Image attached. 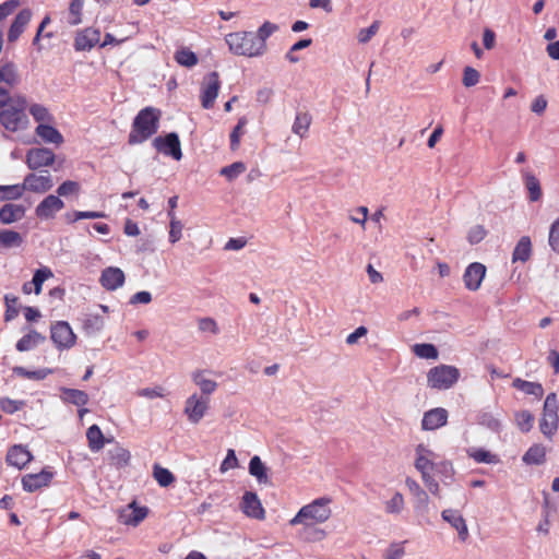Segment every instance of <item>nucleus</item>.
Instances as JSON below:
<instances>
[{
	"mask_svg": "<svg viewBox=\"0 0 559 559\" xmlns=\"http://www.w3.org/2000/svg\"><path fill=\"white\" fill-rule=\"evenodd\" d=\"M45 341V336L35 330L29 331L26 335H24L17 343L16 349L20 352L28 350L35 347L37 344Z\"/></svg>",
	"mask_w": 559,
	"mask_h": 559,
	"instance_id": "obj_38",
	"label": "nucleus"
},
{
	"mask_svg": "<svg viewBox=\"0 0 559 559\" xmlns=\"http://www.w3.org/2000/svg\"><path fill=\"white\" fill-rule=\"evenodd\" d=\"M438 455L424 444H418L415 448V468L420 473L423 483L428 490L437 498H441V489L439 483L432 475V472H437L443 483L448 484V480H452L454 477V468L452 463L449 461H437Z\"/></svg>",
	"mask_w": 559,
	"mask_h": 559,
	"instance_id": "obj_1",
	"label": "nucleus"
},
{
	"mask_svg": "<svg viewBox=\"0 0 559 559\" xmlns=\"http://www.w3.org/2000/svg\"><path fill=\"white\" fill-rule=\"evenodd\" d=\"M460 379V370L450 365H439L427 373V384L431 389L448 390Z\"/></svg>",
	"mask_w": 559,
	"mask_h": 559,
	"instance_id": "obj_6",
	"label": "nucleus"
},
{
	"mask_svg": "<svg viewBox=\"0 0 559 559\" xmlns=\"http://www.w3.org/2000/svg\"><path fill=\"white\" fill-rule=\"evenodd\" d=\"M441 518L457 532L460 540H467L469 536L467 524L459 511L453 509H445L442 511Z\"/></svg>",
	"mask_w": 559,
	"mask_h": 559,
	"instance_id": "obj_17",
	"label": "nucleus"
},
{
	"mask_svg": "<svg viewBox=\"0 0 559 559\" xmlns=\"http://www.w3.org/2000/svg\"><path fill=\"white\" fill-rule=\"evenodd\" d=\"M249 473L257 478L260 484H269L267 467L258 455H254L249 462Z\"/></svg>",
	"mask_w": 559,
	"mask_h": 559,
	"instance_id": "obj_32",
	"label": "nucleus"
},
{
	"mask_svg": "<svg viewBox=\"0 0 559 559\" xmlns=\"http://www.w3.org/2000/svg\"><path fill=\"white\" fill-rule=\"evenodd\" d=\"M468 455L477 463H497V456L485 449H473L468 451Z\"/></svg>",
	"mask_w": 559,
	"mask_h": 559,
	"instance_id": "obj_54",
	"label": "nucleus"
},
{
	"mask_svg": "<svg viewBox=\"0 0 559 559\" xmlns=\"http://www.w3.org/2000/svg\"><path fill=\"white\" fill-rule=\"evenodd\" d=\"M174 59L178 64L185 68H192L199 61L198 56L187 47L177 49Z\"/></svg>",
	"mask_w": 559,
	"mask_h": 559,
	"instance_id": "obj_37",
	"label": "nucleus"
},
{
	"mask_svg": "<svg viewBox=\"0 0 559 559\" xmlns=\"http://www.w3.org/2000/svg\"><path fill=\"white\" fill-rule=\"evenodd\" d=\"M193 383L200 389L199 395L210 396L217 390V382L205 377L204 370H195L191 373Z\"/></svg>",
	"mask_w": 559,
	"mask_h": 559,
	"instance_id": "obj_24",
	"label": "nucleus"
},
{
	"mask_svg": "<svg viewBox=\"0 0 559 559\" xmlns=\"http://www.w3.org/2000/svg\"><path fill=\"white\" fill-rule=\"evenodd\" d=\"M246 170V165L242 162H235L231 165L223 167L221 169V175L226 177L229 181L237 178Z\"/></svg>",
	"mask_w": 559,
	"mask_h": 559,
	"instance_id": "obj_55",
	"label": "nucleus"
},
{
	"mask_svg": "<svg viewBox=\"0 0 559 559\" xmlns=\"http://www.w3.org/2000/svg\"><path fill=\"white\" fill-rule=\"evenodd\" d=\"M559 404L555 393H550L546 396L543 407V415L559 416L558 415Z\"/></svg>",
	"mask_w": 559,
	"mask_h": 559,
	"instance_id": "obj_61",
	"label": "nucleus"
},
{
	"mask_svg": "<svg viewBox=\"0 0 559 559\" xmlns=\"http://www.w3.org/2000/svg\"><path fill=\"white\" fill-rule=\"evenodd\" d=\"M81 187L80 183L72 180H67L62 182L58 189V197H68V195H78L80 193Z\"/></svg>",
	"mask_w": 559,
	"mask_h": 559,
	"instance_id": "obj_57",
	"label": "nucleus"
},
{
	"mask_svg": "<svg viewBox=\"0 0 559 559\" xmlns=\"http://www.w3.org/2000/svg\"><path fill=\"white\" fill-rule=\"evenodd\" d=\"M478 423L492 431H499L501 429L500 420L490 413L480 414Z\"/></svg>",
	"mask_w": 559,
	"mask_h": 559,
	"instance_id": "obj_60",
	"label": "nucleus"
},
{
	"mask_svg": "<svg viewBox=\"0 0 559 559\" xmlns=\"http://www.w3.org/2000/svg\"><path fill=\"white\" fill-rule=\"evenodd\" d=\"M405 485L413 496L415 510L420 514H426L430 502L428 493L414 478L406 477Z\"/></svg>",
	"mask_w": 559,
	"mask_h": 559,
	"instance_id": "obj_13",
	"label": "nucleus"
},
{
	"mask_svg": "<svg viewBox=\"0 0 559 559\" xmlns=\"http://www.w3.org/2000/svg\"><path fill=\"white\" fill-rule=\"evenodd\" d=\"M549 245L554 251L559 253V217L550 226Z\"/></svg>",
	"mask_w": 559,
	"mask_h": 559,
	"instance_id": "obj_64",
	"label": "nucleus"
},
{
	"mask_svg": "<svg viewBox=\"0 0 559 559\" xmlns=\"http://www.w3.org/2000/svg\"><path fill=\"white\" fill-rule=\"evenodd\" d=\"M32 17V11L29 9L22 10L14 19L8 33V40L13 43L23 33L25 26L28 24Z\"/></svg>",
	"mask_w": 559,
	"mask_h": 559,
	"instance_id": "obj_26",
	"label": "nucleus"
},
{
	"mask_svg": "<svg viewBox=\"0 0 559 559\" xmlns=\"http://www.w3.org/2000/svg\"><path fill=\"white\" fill-rule=\"evenodd\" d=\"M448 423V411L442 407L432 408L426 412L423 416L421 428L423 430H436Z\"/></svg>",
	"mask_w": 559,
	"mask_h": 559,
	"instance_id": "obj_16",
	"label": "nucleus"
},
{
	"mask_svg": "<svg viewBox=\"0 0 559 559\" xmlns=\"http://www.w3.org/2000/svg\"><path fill=\"white\" fill-rule=\"evenodd\" d=\"M107 455L110 461V464L114 465L116 468H123L128 466L131 460V454L129 450L119 444L108 450Z\"/></svg>",
	"mask_w": 559,
	"mask_h": 559,
	"instance_id": "obj_30",
	"label": "nucleus"
},
{
	"mask_svg": "<svg viewBox=\"0 0 559 559\" xmlns=\"http://www.w3.org/2000/svg\"><path fill=\"white\" fill-rule=\"evenodd\" d=\"M22 242L23 238L17 231L11 229L0 230V245L4 248L19 247Z\"/></svg>",
	"mask_w": 559,
	"mask_h": 559,
	"instance_id": "obj_43",
	"label": "nucleus"
},
{
	"mask_svg": "<svg viewBox=\"0 0 559 559\" xmlns=\"http://www.w3.org/2000/svg\"><path fill=\"white\" fill-rule=\"evenodd\" d=\"M480 74L479 72L472 68V67H465L463 70V79L462 83L465 87H472L479 83Z\"/></svg>",
	"mask_w": 559,
	"mask_h": 559,
	"instance_id": "obj_58",
	"label": "nucleus"
},
{
	"mask_svg": "<svg viewBox=\"0 0 559 559\" xmlns=\"http://www.w3.org/2000/svg\"><path fill=\"white\" fill-rule=\"evenodd\" d=\"M88 447L93 452H98L104 448L105 438L97 425L91 426L86 431Z\"/></svg>",
	"mask_w": 559,
	"mask_h": 559,
	"instance_id": "obj_35",
	"label": "nucleus"
},
{
	"mask_svg": "<svg viewBox=\"0 0 559 559\" xmlns=\"http://www.w3.org/2000/svg\"><path fill=\"white\" fill-rule=\"evenodd\" d=\"M50 337L59 349L71 348L76 341L75 334L66 321H58L51 326Z\"/></svg>",
	"mask_w": 559,
	"mask_h": 559,
	"instance_id": "obj_9",
	"label": "nucleus"
},
{
	"mask_svg": "<svg viewBox=\"0 0 559 559\" xmlns=\"http://www.w3.org/2000/svg\"><path fill=\"white\" fill-rule=\"evenodd\" d=\"M28 110L33 118L39 123H50L52 121V116L49 110L40 104L31 105Z\"/></svg>",
	"mask_w": 559,
	"mask_h": 559,
	"instance_id": "obj_49",
	"label": "nucleus"
},
{
	"mask_svg": "<svg viewBox=\"0 0 559 559\" xmlns=\"http://www.w3.org/2000/svg\"><path fill=\"white\" fill-rule=\"evenodd\" d=\"M12 371L14 374H16L19 377L33 379V380H43L49 373H51V370H49V369H39V370H35V371H28L25 368L19 367V366L14 367L12 369Z\"/></svg>",
	"mask_w": 559,
	"mask_h": 559,
	"instance_id": "obj_52",
	"label": "nucleus"
},
{
	"mask_svg": "<svg viewBox=\"0 0 559 559\" xmlns=\"http://www.w3.org/2000/svg\"><path fill=\"white\" fill-rule=\"evenodd\" d=\"M84 0H72L69 7V24L78 25L82 22Z\"/></svg>",
	"mask_w": 559,
	"mask_h": 559,
	"instance_id": "obj_53",
	"label": "nucleus"
},
{
	"mask_svg": "<svg viewBox=\"0 0 559 559\" xmlns=\"http://www.w3.org/2000/svg\"><path fill=\"white\" fill-rule=\"evenodd\" d=\"M147 514L148 509L146 507H139L135 501H132L119 512V521L124 525L136 526Z\"/></svg>",
	"mask_w": 559,
	"mask_h": 559,
	"instance_id": "obj_14",
	"label": "nucleus"
},
{
	"mask_svg": "<svg viewBox=\"0 0 559 559\" xmlns=\"http://www.w3.org/2000/svg\"><path fill=\"white\" fill-rule=\"evenodd\" d=\"M405 507V500L400 491H395L390 500L385 502V511L389 514H400Z\"/></svg>",
	"mask_w": 559,
	"mask_h": 559,
	"instance_id": "obj_47",
	"label": "nucleus"
},
{
	"mask_svg": "<svg viewBox=\"0 0 559 559\" xmlns=\"http://www.w3.org/2000/svg\"><path fill=\"white\" fill-rule=\"evenodd\" d=\"M512 386L524 392L525 394L534 395L537 399H540L544 394V389L540 383L530 382L521 378H515L512 382Z\"/></svg>",
	"mask_w": 559,
	"mask_h": 559,
	"instance_id": "obj_34",
	"label": "nucleus"
},
{
	"mask_svg": "<svg viewBox=\"0 0 559 559\" xmlns=\"http://www.w3.org/2000/svg\"><path fill=\"white\" fill-rule=\"evenodd\" d=\"M61 393H62L61 399L66 403L73 404V405H76L79 407H82V406L86 405L87 402H88L87 393H85L82 390L62 388L61 389Z\"/></svg>",
	"mask_w": 559,
	"mask_h": 559,
	"instance_id": "obj_31",
	"label": "nucleus"
},
{
	"mask_svg": "<svg viewBox=\"0 0 559 559\" xmlns=\"http://www.w3.org/2000/svg\"><path fill=\"white\" fill-rule=\"evenodd\" d=\"M210 409V399L207 396L193 393L185 401L183 414L191 424H199Z\"/></svg>",
	"mask_w": 559,
	"mask_h": 559,
	"instance_id": "obj_7",
	"label": "nucleus"
},
{
	"mask_svg": "<svg viewBox=\"0 0 559 559\" xmlns=\"http://www.w3.org/2000/svg\"><path fill=\"white\" fill-rule=\"evenodd\" d=\"M26 213L22 204L7 203L0 209V222L2 224H12L21 221Z\"/></svg>",
	"mask_w": 559,
	"mask_h": 559,
	"instance_id": "obj_23",
	"label": "nucleus"
},
{
	"mask_svg": "<svg viewBox=\"0 0 559 559\" xmlns=\"http://www.w3.org/2000/svg\"><path fill=\"white\" fill-rule=\"evenodd\" d=\"M278 29L276 24L271 22H264L258 29L255 35V39L261 41L263 53L266 50V39Z\"/></svg>",
	"mask_w": 559,
	"mask_h": 559,
	"instance_id": "obj_46",
	"label": "nucleus"
},
{
	"mask_svg": "<svg viewBox=\"0 0 559 559\" xmlns=\"http://www.w3.org/2000/svg\"><path fill=\"white\" fill-rule=\"evenodd\" d=\"M36 134L46 143L60 145L63 142L62 134L47 122L37 126Z\"/></svg>",
	"mask_w": 559,
	"mask_h": 559,
	"instance_id": "obj_29",
	"label": "nucleus"
},
{
	"mask_svg": "<svg viewBox=\"0 0 559 559\" xmlns=\"http://www.w3.org/2000/svg\"><path fill=\"white\" fill-rule=\"evenodd\" d=\"M27 108V100L22 95L12 96L11 103L0 110V123L10 132H16L20 129H25L28 123L25 110Z\"/></svg>",
	"mask_w": 559,
	"mask_h": 559,
	"instance_id": "obj_4",
	"label": "nucleus"
},
{
	"mask_svg": "<svg viewBox=\"0 0 559 559\" xmlns=\"http://www.w3.org/2000/svg\"><path fill=\"white\" fill-rule=\"evenodd\" d=\"M0 83L14 87L20 83V76L12 62H7L0 68Z\"/></svg>",
	"mask_w": 559,
	"mask_h": 559,
	"instance_id": "obj_36",
	"label": "nucleus"
},
{
	"mask_svg": "<svg viewBox=\"0 0 559 559\" xmlns=\"http://www.w3.org/2000/svg\"><path fill=\"white\" fill-rule=\"evenodd\" d=\"M380 27V22L374 21L369 27L361 28L357 34V39L359 44H367L378 32Z\"/></svg>",
	"mask_w": 559,
	"mask_h": 559,
	"instance_id": "obj_59",
	"label": "nucleus"
},
{
	"mask_svg": "<svg viewBox=\"0 0 559 559\" xmlns=\"http://www.w3.org/2000/svg\"><path fill=\"white\" fill-rule=\"evenodd\" d=\"M486 274V266L481 263L474 262L465 270L463 280L467 289L477 290Z\"/></svg>",
	"mask_w": 559,
	"mask_h": 559,
	"instance_id": "obj_19",
	"label": "nucleus"
},
{
	"mask_svg": "<svg viewBox=\"0 0 559 559\" xmlns=\"http://www.w3.org/2000/svg\"><path fill=\"white\" fill-rule=\"evenodd\" d=\"M199 330L203 333L217 335L219 332L216 321L212 318H202L198 321Z\"/></svg>",
	"mask_w": 559,
	"mask_h": 559,
	"instance_id": "obj_62",
	"label": "nucleus"
},
{
	"mask_svg": "<svg viewBox=\"0 0 559 559\" xmlns=\"http://www.w3.org/2000/svg\"><path fill=\"white\" fill-rule=\"evenodd\" d=\"M160 111L153 107L142 109L133 120L132 130L129 134L130 144L142 143L158 130Z\"/></svg>",
	"mask_w": 559,
	"mask_h": 559,
	"instance_id": "obj_2",
	"label": "nucleus"
},
{
	"mask_svg": "<svg viewBox=\"0 0 559 559\" xmlns=\"http://www.w3.org/2000/svg\"><path fill=\"white\" fill-rule=\"evenodd\" d=\"M104 326V319L99 314H86L83 320V329L87 333H95Z\"/></svg>",
	"mask_w": 559,
	"mask_h": 559,
	"instance_id": "obj_51",
	"label": "nucleus"
},
{
	"mask_svg": "<svg viewBox=\"0 0 559 559\" xmlns=\"http://www.w3.org/2000/svg\"><path fill=\"white\" fill-rule=\"evenodd\" d=\"M31 460V452L23 445H14L7 453L8 464L19 469L23 468Z\"/></svg>",
	"mask_w": 559,
	"mask_h": 559,
	"instance_id": "obj_25",
	"label": "nucleus"
},
{
	"mask_svg": "<svg viewBox=\"0 0 559 559\" xmlns=\"http://www.w3.org/2000/svg\"><path fill=\"white\" fill-rule=\"evenodd\" d=\"M311 124V116L308 112H298L292 127V131L305 138Z\"/></svg>",
	"mask_w": 559,
	"mask_h": 559,
	"instance_id": "obj_39",
	"label": "nucleus"
},
{
	"mask_svg": "<svg viewBox=\"0 0 559 559\" xmlns=\"http://www.w3.org/2000/svg\"><path fill=\"white\" fill-rule=\"evenodd\" d=\"M241 510L247 516L252 519L263 520L265 518V511L260 499L257 493L251 491H247L242 496Z\"/></svg>",
	"mask_w": 559,
	"mask_h": 559,
	"instance_id": "obj_18",
	"label": "nucleus"
},
{
	"mask_svg": "<svg viewBox=\"0 0 559 559\" xmlns=\"http://www.w3.org/2000/svg\"><path fill=\"white\" fill-rule=\"evenodd\" d=\"M534 415L526 409L518 411L514 413V420L518 428L522 432H530L534 425Z\"/></svg>",
	"mask_w": 559,
	"mask_h": 559,
	"instance_id": "obj_40",
	"label": "nucleus"
},
{
	"mask_svg": "<svg viewBox=\"0 0 559 559\" xmlns=\"http://www.w3.org/2000/svg\"><path fill=\"white\" fill-rule=\"evenodd\" d=\"M546 448L540 443H535L524 453L522 461L526 465H542L546 462Z\"/></svg>",
	"mask_w": 559,
	"mask_h": 559,
	"instance_id": "obj_28",
	"label": "nucleus"
},
{
	"mask_svg": "<svg viewBox=\"0 0 559 559\" xmlns=\"http://www.w3.org/2000/svg\"><path fill=\"white\" fill-rule=\"evenodd\" d=\"M522 178L525 185V188L528 191V199L532 202H537L543 197V191L540 187V182L538 178L528 169L521 170Z\"/></svg>",
	"mask_w": 559,
	"mask_h": 559,
	"instance_id": "obj_27",
	"label": "nucleus"
},
{
	"mask_svg": "<svg viewBox=\"0 0 559 559\" xmlns=\"http://www.w3.org/2000/svg\"><path fill=\"white\" fill-rule=\"evenodd\" d=\"M153 476L162 487H168L175 481L174 474L169 469L164 468L158 464H155L153 467Z\"/></svg>",
	"mask_w": 559,
	"mask_h": 559,
	"instance_id": "obj_44",
	"label": "nucleus"
},
{
	"mask_svg": "<svg viewBox=\"0 0 559 559\" xmlns=\"http://www.w3.org/2000/svg\"><path fill=\"white\" fill-rule=\"evenodd\" d=\"M168 216L170 218V222H169V241L171 243H176L177 241L180 240V238L182 236L183 225H182V223L179 219L176 218L175 213L168 212Z\"/></svg>",
	"mask_w": 559,
	"mask_h": 559,
	"instance_id": "obj_50",
	"label": "nucleus"
},
{
	"mask_svg": "<svg viewBox=\"0 0 559 559\" xmlns=\"http://www.w3.org/2000/svg\"><path fill=\"white\" fill-rule=\"evenodd\" d=\"M53 187L51 176L46 171L45 174L31 173L25 176L23 180L24 192L26 190L34 193H46Z\"/></svg>",
	"mask_w": 559,
	"mask_h": 559,
	"instance_id": "obj_11",
	"label": "nucleus"
},
{
	"mask_svg": "<svg viewBox=\"0 0 559 559\" xmlns=\"http://www.w3.org/2000/svg\"><path fill=\"white\" fill-rule=\"evenodd\" d=\"M246 124H247V118L246 117H241V118H239V120H238L236 127L234 128V130L231 131V133H230V148L233 151L238 148L239 143H240V138L243 134V128L246 127Z\"/></svg>",
	"mask_w": 559,
	"mask_h": 559,
	"instance_id": "obj_56",
	"label": "nucleus"
},
{
	"mask_svg": "<svg viewBox=\"0 0 559 559\" xmlns=\"http://www.w3.org/2000/svg\"><path fill=\"white\" fill-rule=\"evenodd\" d=\"M64 207V202L55 194L44 198L35 209V215L44 221L52 219Z\"/></svg>",
	"mask_w": 559,
	"mask_h": 559,
	"instance_id": "obj_12",
	"label": "nucleus"
},
{
	"mask_svg": "<svg viewBox=\"0 0 559 559\" xmlns=\"http://www.w3.org/2000/svg\"><path fill=\"white\" fill-rule=\"evenodd\" d=\"M153 145L158 152L171 156L176 160H180L182 157L180 141L175 132L168 133L166 136L155 138Z\"/></svg>",
	"mask_w": 559,
	"mask_h": 559,
	"instance_id": "obj_10",
	"label": "nucleus"
},
{
	"mask_svg": "<svg viewBox=\"0 0 559 559\" xmlns=\"http://www.w3.org/2000/svg\"><path fill=\"white\" fill-rule=\"evenodd\" d=\"M52 476L53 474L46 468L36 474H27L22 478L23 488L28 492H33L47 486L51 481Z\"/></svg>",
	"mask_w": 559,
	"mask_h": 559,
	"instance_id": "obj_20",
	"label": "nucleus"
},
{
	"mask_svg": "<svg viewBox=\"0 0 559 559\" xmlns=\"http://www.w3.org/2000/svg\"><path fill=\"white\" fill-rule=\"evenodd\" d=\"M221 88V80L217 72L207 73L201 83V104L205 109L214 106Z\"/></svg>",
	"mask_w": 559,
	"mask_h": 559,
	"instance_id": "obj_8",
	"label": "nucleus"
},
{
	"mask_svg": "<svg viewBox=\"0 0 559 559\" xmlns=\"http://www.w3.org/2000/svg\"><path fill=\"white\" fill-rule=\"evenodd\" d=\"M55 162V154L46 147L32 148L26 154V164L31 169L51 166Z\"/></svg>",
	"mask_w": 559,
	"mask_h": 559,
	"instance_id": "obj_15",
	"label": "nucleus"
},
{
	"mask_svg": "<svg viewBox=\"0 0 559 559\" xmlns=\"http://www.w3.org/2000/svg\"><path fill=\"white\" fill-rule=\"evenodd\" d=\"M532 254V242L530 237L523 236L519 242L516 243L513 254H512V261L513 262H526Z\"/></svg>",
	"mask_w": 559,
	"mask_h": 559,
	"instance_id": "obj_33",
	"label": "nucleus"
},
{
	"mask_svg": "<svg viewBox=\"0 0 559 559\" xmlns=\"http://www.w3.org/2000/svg\"><path fill=\"white\" fill-rule=\"evenodd\" d=\"M413 353L420 358L425 359H437L438 358V350L435 345L432 344H415L413 346Z\"/></svg>",
	"mask_w": 559,
	"mask_h": 559,
	"instance_id": "obj_48",
	"label": "nucleus"
},
{
	"mask_svg": "<svg viewBox=\"0 0 559 559\" xmlns=\"http://www.w3.org/2000/svg\"><path fill=\"white\" fill-rule=\"evenodd\" d=\"M99 281L107 290H115L123 285L124 273L119 267L110 266L102 272Z\"/></svg>",
	"mask_w": 559,
	"mask_h": 559,
	"instance_id": "obj_22",
	"label": "nucleus"
},
{
	"mask_svg": "<svg viewBox=\"0 0 559 559\" xmlns=\"http://www.w3.org/2000/svg\"><path fill=\"white\" fill-rule=\"evenodd\" d=\"M330 497H320L312 502L304 506L297 514L289 521L295 526L298 524H321L326 522L332 514Z\"/></svg>",
	"mask_w": 559,
	"mask_h": 559,
	"instance_id": "obj_3",
	"label": "nucleus"
},
{
	"mask_svg": "<svg viewBox=\"0 0 559 559\" xmlns=\"http://www.w3.org/2000/svg\"><path fill=\"white\" fill-rule=\"evenodd\" d=\"M226 43L229 50L238 56L249 58L263 55L261 41L255 39V35L250 32H236L226 36Z\"/></svg>",
	"mask_w": 559,
	"mask_h": 559,
	"instance_id": "obj_5",
	"label": "nucleus"
},
{
	"mask_svg": "<svg viewBox=\"0 0 559 559\" xmlns=\"http://www.w3.org/2000/svg\"><path fill=\"white\" fill-rule=\"evenodd\" d=\"M100 41V31L87 27L80 32L75 37L74 47L76 50H91Z\"/></svg>",
	"mask_w": 559,
	"mask_h": 559,
	"instance_id": "obj_21",
	"label": "nucleus"
},
{
	"mask_svg": "<svg viewBox=\"0 0 559 559\" xmlns=\"http://www.w3.org/2000/svg\"><path fill=\"white\" fill-rule=\"evenodd\" d=\"M24 406L23 401H15L9 397L0 399V408L8 414H13Z\"/></svg>",
	"mask_w": 559,
	"mask_h": 559,
	"instance_id": "obj_63",
	"label": "nucleus"
},
{
	"mask_svg": "<svg viewBox=\"0 0 559 559\" xmlns=\"http://www.w3.org/2000/svg\"><path fill=\"white\" fill-rule=\"evenodd\" d=\"M24 194L23 183L0 186V201H14L19 200Z\"/></svg>",
	"mask_w": 559,
	"mask_h": 559,
	"instance_id": "obj_41",
	"label": "nucleus"
},
{
	"mask_svg": "<svg viewBox=\"0 0 559 559\" xmlns=\"http://www.w3.org/2000/svg\"><path fill=\"white\" fill-rule=\"evenodd\" d=\"M558 426H559V416H549V415L542 416V419L539 423V428H540L542 433L546 438H551L556 433Z\"/></svg>",
	"mask_w": 559,
	"mask_h": 559,
	"instance_id": "obj_42",
	"label": "nucleus"
},
{
	"mask_svg": "<svg viewBox=\"0 0 559 559\" xmlns=\"http://www.w3.org/2000/svg\"><path fill=\"white\" fill-rule=\"evenodd\" d=\"M52 276H53L52 271L47 266H43V267L36 270L34 273L33 280L31 281V283L34 287V293L36 295H39L41 292L43 283Z\"/></svg>",
	"mask_w": 559,
	"mask_h": 559,
	"instance_id": "obj_45",
	"label": "nucleus"
}]
</instances>
